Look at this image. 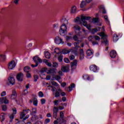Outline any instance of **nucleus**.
I'll return each instance as SVG.
<instances>
[{"label": "nucleus", "instance_id": "nucleus-1", "mask_svg": "<svg viewBox=\"0 0 124 124\" xmlns=\"http://www.w3.org/2000/svg\"><path fill=\"white\" fill-rule=\"evenodd\" d=\"M99 34L100 36H102L101 39H103L104 41H102V43H105V45L107 46L108 45L109 43L108 42V40H107V35L104 33V32H101Z\"/></svg>", "mask_w": 124, "mask_h": 124}, {"label": "nucleus", "instance_id": "nucleus-2", "mask_svg": "<svg viewBox=\"0 0 124 124\" xmlns=\"http://www.w3.org/2000/svg\"><path fill=\"white\" fill-rule=\"evenodd\" d=\"M91 19V16H82L80 18V21L79 22V24L82 25V22L83 23V25H87V21L86 20L88 21Z\"/></svg>", "mask_w": 124, "mask_h": 124}, {"label": "nucleus", "instance_id": "nucleus-3", "mask_svg": "<svg viewBox=\"0 0 124 124\" xmlns=\"http://www.w3.org/2000/svg\"><path fill=\"white\" fill-rule=\"evenodd\" d=\"M60 34H62V33H67V27L66 25L62 24L61 26V29L59 31Z\"/></svg>", "mask_w": 124, "mask_h": 124}, {"label": "nucleus", "instance_id": "nucleus-4", "mask_svg": "<svg viewBox=\"0 0 124 124\" xmlns=\"http://www.w3.org/2000/svg\"><path fill=\"white\" fill-rule=\"evenodd\" d=\"M29 111H31V110L28 109H23L22 112H20L19 113L20 118L19 120H23L24 117L26 116L28 113H29Z\"/></svg>", "mask_w": 124, "mask_h": 124}, {"label": "nucleus", "instance_id": "nucleus-5", "mask_svg": "<svg viewBox=\"0 0 124 124\" xmlns=\"http://www.w3.org/2000/svg\"><path fill=\"white\" fill-rule=\"evenodd\" d=\"M8 85H15V78H14V76H10L8 78Z\"/></svg>", "mask_w": 124, "mask_h": 124}, {"label": "nucleus", "instance_id": "nucleus-6", "mask_svg": "<svg viewBox=\"0 0 124 124\" xmlns=\"http://www.w3.org/2000/svg\"><path fill=\"white\" fill-rule=\"evenodd\" d=\"M8 69H13L15 66H16V63L15 62V61L13 60L11 61L8 65Z\"/></svg>", "mask_w": 124, "mask_h": 124}, {"label": "nucleus", "instance_id": "nucleus-7", "mask_svg": "<svg viewBox=\"0 0 124 124\" xmlns=\"http://www.w3.org/2000/svg\"><path fill=\"white\" fill-rule=\"evenodd\" d=\"M24 78V74L23 73H19L16 76V79L18 82H22Z\"/></svg>", "mask_w": 124, "mask_h": 124}, {"label": "nucleus", "instance_id": "nucleus-8", "mask_svg": "<svg viewBox=\"0 0 124 124\" xmlns=\"http://www.w3.org/2000/svg\"><path fill=\"white\" fill-rule=\"evenodd\" d=\"M55 43L56 44H61V43L62 44H64V42H63V41H62V38H60V37H59L58 36L55 37Z\"/></svg>", "mask_w": 124, "mask_h": 124}, {"label": "nucleus", "instance_id": "nucleus-9", "mask_svg": "<svg viewBox=\"0 0 124 124\" xmlns=\"http://www.w3.org/2000/svg\"><path fill=\"white\" fill-rule=\"evenodd\" d=\"M33 62L36 63H37V64H38V62H39L40 63L42 62V60H41L40 58L36 56L33 57Z\"/></svg>", "mask_w": 124, "mask_h": 124}, {"label": "nucleus", "instance_id": "nucleus-10", "mask_svg": "<svg viewBox=\"0 0 124 124\" xmlns=\"http://www.w3.org/2000/svg\"><path fill=\"white\" fill-rule=\"evenodd\" d=\"M59 112V108L54 107L53 108V117L57 119V117L58 116V112Z\"/></svg>", "mask_w": 124, "mask_h": 124}, {"label": "nucleus", "instance_id": "nucleus-11", "mask_svg": "<svg viewBox=\"0 0 124 124\" xmlns=\"http://www.w3.org/2000/svg\"><path fill=\"white\" fill-rule=\"evenodd\" d=\"M55 70H56V69H50L48 70L47 74H50V75L52 76H55V75H56V71Z\"/></svg>", "mask_w": 124, "mask_h": 124}, {"label": "nucleus", "instance_id": "nucleus-12", "mask_svg": "<svg viewBox=\"0 0 124 124\" xmlns=\"http://www.w3.org/2000/svg\"><path fill=\"white\" fill-rule=\"evenodd\" d=\"M75 88V84L72 83L69 87L65 88L66 91L68 92H71L72 91V88Z\"/></svg>", "mask_w": 124, "mask_h": 124}, {"label": "nucleus", "instance_id": "nucleus-13", "mask_svg": "<svg viewBox=\"0 0 124 124\" xmlns=\"http://www.w3.org/2000/svg\"><path fill=\"white\" fill-rule=\"evenodd\" d=\"M109 55L110 58L114 59V58H116V56H117V52L115 50H112L110 51Z\"/></svg>", "mask_w": 124, "mask_h": 124}, {"label": "nucleus", "instance_id": "nucleus-14", "mask_svg": "<svg viewBox=\"0 0 124 124\" xmlns=\"http://www.w3.org/2000/svg\"><path fill=\"white\" fill-rule=\"evenodd\" d=\"M100 29H101V28L100 27H96L94 29H92L91 32L93 34H94V33L97 32V31H100Z\"/></svg>", "mask_w": 124, "mask_h": 124}, {"label": "nucleus", "instance_id": "nucleus-15", "mask_svg": "<svg viewBox=\"0 0 124 124\" xmlns=\"http://www.w3.org/2000/svg\"><path fill=\"white\" fill-rule=\"evenodd\" d=\"M90 70L91 71H93V72H96V70H97V67L95 65H92L90 67Z\"/></svg>", "mask_w": 124, "mask_h": 124}, {"label": "nucleus", "instance_id": "nucleus-16", "mask_svg": "<svg viewBox=\"0 0 124 124\" xmlns=\"http://www.w3.org/2000/svg\"><path fill=\"white\" fill-rule=\"evenodd\" d=\"M80 41H78V42H76L74 43V45L75 46V48L76 49V51H78V48H80L81 49V47L79 46V44H80V42H79Z\"/></svg>", "mask_w": 124, "mask_h": 124}, {"label": "nucleus", "instance_id": "nucleus-17", "mask_svg": "<svg viewBox=\"0 0 124 124\" xmlns=\"http://www.w3.org/2000/svg\"><path fill=\"white\" fill-rule=\"evenodd\" d=\"M29 117H30V115H26V116L24 118H23L22 121H19L18 122V124H26L25 123V121H26V120H27V119H29Z\"/></svg>", "mask_w": 124, "mask_h": 124}, {"label": "nucleus", "instance_id": "nucleus-18", "mask_svg": "<svg viewBox=\"0 0 124 124\" xmlns=\"http://www.w3.org/2000/svg\"><path fill=\"white\" fill-rule=\"evenodd\" d=\"M100 11L102 12L103 14H106V10L104 8V6L101 5L99 6Z\"/></svg>", "mask_w": 124, "mask_h": 124}, {"label": "nucleus", "instance_id": "nucleus-19", "mask_svg": "<svg viewBox=\"0 0 124 124\" xmlns=\"http://www.w3.org/2000/svg\"><path fill=\"white\" fill-rule=\"evenodd\" d=\"M74 66H77V60H75L71 63V67L73 68Z\"/></svg>", "mask_w": 124, "mask_h": 124}, {"label": "nucleus", "instance_id": "nucleus-20", "mask_svg": "<svg viewBox=\"0 0 124 124\" xmlns=\"http://www.w3.org/2000/svg\"><path fill=\"white\" fill-rule=\"evenodd\" d=\"M86 5H87V3H86V1L82 0L80 3V8H84V7H85V6H86Z\"/></svg>", "mask_w": 124, "mask_h": 124}, {"label": "nucleus", "instance_id": "nucleus-21", "mask_svg": "<svg viewBox=\"0 0 124 124\" xmlns=\"http://www.w3.org/2000/svg\"><path fill=\"white\" fill-rule=\"evenodd\" d=\"M16 97H17V93H16V91L15 90L13 91V93L11 95V98L12 99H14Z\"/></svg>", "mask_w": 124, "mask_h": 124}, {"label": "nucleus", "instance_id": "nucleus-22", "mask_svg": "<svg viewBox=\"0 0 124 124\" xmlns=\"http://www.w3.org/2000/svg\"><path fill=\"white\" fill-rule=\"evenodd\" d=\"M61 70L63 72H68L69 68L67 66H62Z\"/></svg>", "mask_w": 124, "mask_h": 124}, {"label": "nucleus", "instance_id": "nucleus-23", "mask_svg": "<svg viewBox=\"0 0 124 124\" xmlns=\"http://www.w3.org/2000/svg\"><path fill=\"white\" fill-rule=\"evenodd\" d=\"M79 52H80V59L83 60L84 59V50H83V49L80 48L79 49Z\"/></svg>", "mask_w": 124, "mask_h": 124}, {"label": "nucleus", "instance_id": "nucleus-24", "mask_svg": "<svg viewBox=\"0 0 124 124\" xmlns=\"http://www.w3.org/2000/svg\"><path fill=\"white\" fill-rule=\"evenodd\" d=\"M61 22L62 23V25H68V21H67V20H66V18H62L61 20Z\"/></svg>", "mask_w": 124, "mask_h": 124}, {"label": "nucleus", "instance_id": "nucleus-25", "mask_svg": "<svg viewBox=\"0 0 124 124\" xmlns=\"http://www.w3.org/2000/svg\"><path fill=\"white\" fill-rule=\"evenodd\" d=\"M86 54L87 56H92L93 54V51L92 50L88 49L86 52Z\"/></svg>", "mask_w": 124, "mask_h": 124}, {"label": "nucleus", "instance_id": "nucleus-26", "mask_svg": "<svg viewBox=\"0 0 124 124\" xmlns=\"http://www.w3.org/2000/svg\"><path fill=\"white\" fill-rule=\"evenodd\" d=\"M113 38L114 42H116V41H118V40H119V36H118V35L115 34H114Z\"/></svg>", "mask_w": 124, "mask_h": 124}, {"label": "nucleus", "instance_id": "nucleus-27", "mask_svg": "<svg viewBox=\"0 0 124 124\" xmlns=\"http://www.w3.org/2000/svg\"><path fill=\"white\" fill-rule=\"evenodd\" d=\"M45 56L46 59H50L51 58V54L49 52H46L45 53Z\"/></svg>", "mask_w": 124, "mask_h": 124}, {"label": "nucleus", "instance_id": "nucleus-28", "mask_svg": "<svg viewBox=\"0 0 124 124\" xmlns=\"http://www.w3.org/2000/svg\"><path fill=\"white\" fill-rule=\"evenodd\" d=\"M24 70L25 72L28 73L31 71V68H30L29 66H26L24 68Z\"/></svg>", "mask_w": 124, "mask_h": 124}, {"label": "nucleus", "instance_id": "nucleus-29", "mask_svg": "<svg viewBox=\"0 0 124 124\" xmlns=\"http://www.w3.org/2000/svg\"><path fill=\"white\" fill-rule=\"evenodd\" d=\"M77 9V8H76V6H73L71 8V13L74 14L75 12H76V10Z\"/></svg>", "mask_w": 124, "mask_h": 124}, {"label": "nucleus", "instance_id": "nucleus-30", "mask_svg": "<svg viewBox=\"0 0 124 124\" xmlns=\"http://www.w3.org/2000/svg\"><path fill=\"white\" fill-rule=\"evenodd\" d=\"M37 111V109L36 108H32V112L31 111V115H33V114H36V112Z\"/></svg>", "mask_w": 124, "mask_h": 124}, {"label": "nucleus", "instance_id": "nucleus-31", "mask_svg": "<svg viewBox=\"0 0 124 124\" xmlns=\"http://www.w3.org/2000/svg\"><path fill=\"white\" fill-rule=\"evenodd\" d=\"M73 29H74V30H76V31H81V27L77 25H75L73 27Z\"/></svg>", "mask_w": 124, "mask_h": 124}, {"label": "nucleus", "instance_id": "nucleus-32", "mask_svg": "<svg viewBox=\"0 0 124 124\" xmlns=\"http://www.w3.org/2000/svg\"><path fill=\"white\" fill-rule=\"evenodd\" d=\"M82 25H83V26L84 27H86L87 28V29H88V30L91 29V24H88V22H87V24L85 25L84 24V22H83Z\"/></svg>", "mask_w": 124, "mask_h": 124}, {"label": "nucleus", "instance_id": "nucleus-33", "mask_svg": "<svg viewBox=\"0 0 124 124\" xmlns=\"http://www.w3.org/2000/svg\"><path fill=\"white\" fill-rule=\"evenodd\" d=\"M54 52L55 53H56V54H57L58 55H60V54H61V50L59 48H55L54 49Z\"/></svg>", "mask_w": 124, "mask_h": 124}, {"label": "nucleus", "instance_id": "nucleus-34", "mask_svg": "<svg viewBox=\"0 0 124 124\" xmlns=\"http://www.w3.org/2000/svg\"><path fill=\"white\" fill-rule=\"evenodd\" d=\"M64 115L63 114V112H62V111H61L60 112V118L61 119V120H62V123L64 122V120H63V117H64Z\"/></svg>", "mask_w": 124, "mask_h": 124}, {"label": "nucleus", "instance_id": "nucleus-35", "mask_svg": "<svg viewBox=\"0 0 124 124\" xmlns=\"http://www.w3.org/2000/svg\"><path fill=\"white\" fill-rule=\"evenodd\" d=\"M53 95H54L55 97H59V96H60L61 95V93L60 92H59V91H56V92L53 94Z\"/></svg>", "mask_w": 124, "mask_h": 124}, {"label": "nucleus", "instance_id": "nucleus-36", "mask_svg": "<svg viewBox=\"0 0 124 124\" xmlns=\"http://www.w3.org/2000/svg\"><path fill=\"white\" fill-rule=\"evenodd\" d=\"M68 53H69V51H68V50L66 49H63L61 52V54H68Z\"/></svg>", "mask_w": 124, "mask_h": 124}, {"label": "nucleus", "instance_id": "nucleus-37", "mask_svg": "<svg viewBox=\"0 0 124 124\" xmlns=\"http://www.w3.org/2000/svg\"><path fill=\"white\" fill-rule=\"evenodd\" d=\"M93 38H94V36H90L88 37V40L89 41H90L91 42H92L93 41Z\"/></svg>", "mask_w": 124, "mask_h": 124}, {"label": "nucleus", "instance_id": "nucleus-38", "mask_svg": "<svg viewBox=\"0 0 124 124\" xmlns=\"http://www.w3.org/2000/svg\"><path fill=\"white\" fill-rule=\"evenodd\" d=\"M63 56L61 54L60 56H59L58 57V61L60 62H62V59H63Z\"/></svg>", "mask_w": 124, "mask_h": 124}, {"label": "nucleus", "instance_id": "nucleus-39", "mask_svg": "<svg viewBox=\"0 0 124 124\" xmlns=\"http://www.w3.org/2000/svg\"><path fill=\"white\" fill-rule=\"evenodd\" d=\"M33 105L35 106H37V99L36 98H34V101H33Z\"/></svg>", "mask_w": 124, "mask_h": 124}, {"label": "nucleus", "instance_id": "nucleus-40", "mask_svg": "<svg viewBox=\"0 0 124 124\" xmlns=\"http://www.w3.org/2000/svg\"><path fill=\"white\" fill-rule=\"evenodd\" d=\"M92 22L93 24H95V23H98V18H93L92 20Z\"/></svg>", "mask_w": 124, "mask_h": 124}, {"label": "nucleus", "instance_id": "nucleus-41", "mask_svg": "<svg viewBox=\"0 0 124 124\" xmlns=\"http://www.w3.org/2000/svg\"><path fill=\"white\" fill-rule=\"evenodd\" d=\"M39 78L38 76L36 75H34V82H37V79Z\"/></svg>", "mask_w": 124, "mask_h": 124}, {"label": "nucleus", "instance_id": "nucleus-42", "mask_svg": "<svg viewBox=\"0 0 124 124\" xmlns=\"http://www.w3.org/2000/svg\"><path fill=\"white\" fill-rule=\"evenodd\" d=\"M65 39L66 41H69V40H70L71 39H72V37L69 36H66Z\"/></svg>", "mask_w": 124, "mask_h": 124}, {"label": "nucleus", "instance_id": "nucleus-43", "mask_svg": "<svg viewBox=\"0 0 124 124\" xmlns=\"http://www.w3.org/2000/svg\"><path fill=\"white\" fill-rule=\"evenodd\" d=\"M51 84L52 85L55 86V87H58L59 86V84H58V83L55 81H52Z\"/></svg>", "mask_w": 124, "mask_h": 124}, {"label": "nucleus", "instance_id": "nucleus-44", "mask_svg": "<svg viewBox=\"0 0 124 124\" xmlns=\"http://www.w3.org/2000/svg\"><path fill=\"white\" fill-rule=\"evenodd\" d=\"M76 35H78V36H80L82 35V32L80 31H78L76 32Z\"/></svg>", "mask_w": 124, "mask_h": 124}, {"label": "nucleus", "instance_id": "nucleus-45", "mask_svg": "<svg viewBox=\"0 0 124 124\" xmlns=\"http://www.w3.org/2000/svg\"><path fill=\"white\" fill-rule=\"evenodd\" d=\"M7 109V107L6 106V105H3L2 106V109L3 110V111H6Z\"/></svg>", "mask_w": 124, "mask_h": 124}, {"label": "nucleus", "instance_id": "nucleus-46", "mask_svg": "<svg viewBox=\"0 0 124 124\" xmlns=\"http://www.w3.org/2000/svg\"><path fill=\"white\" fill-rule=\"evenodd\" d=\"M9 101L6 99V97H4V103L5 104H7L9 103Z\"/></svg>", "mask_w": 124, "mask_h": 124}, {"label": "nucleus", "instance_id": "nucleus-47", "mask_svg": "<svg viewBox=\"0 0 124 124\" xmlns=\"http://www.w3.org/2000/svg\"><path fill=\"white\" fill-rule=\"evenodd\" d=\"M83 78L85 79H87V80H90V77L88 75H84Z\"/></svg>", "mask_w": 124, "mask_h": 124}, {"label": "nucleus", "instance_id": "nucleus-48", "mask_svg": "<svg viewBox=\"0 0 124 124\" xmlns=\"http://www.w3.org/2000/svg\"><path fill=\"white\" fill-rule=\"evenodd\" d=\"M13 110V114H14V115H16V114H17V110L16 109V108H14L12 109Z\"/></svg>", "mask_w": 124, "mask_h": 124}, {"label": "nucleus", "instance_id": "nucleus-49", "mask_svg": "<svg viewBox=\"0 0 124 124\" xmlns=\"http://www.w3.org/2000/svg\"><path fill=\"white\" fill-rule=\"evenodd\" d=\"M4 97L0 98V104H2L4 102Z\"/></svg>", "mask_w": 124, "mask_h": 124}, {"label": "nucleus", "instance_id": "nucleus-50", "mask_svg": "<svg viewBox=\"0 0 124 124\" xmlns=\"http://www.w3.org/2000/svg\"><path fill=\"white\" fill-rule=\"evenodd\" d=\"M39 96H40V97H43V96H44V94H43L42 92H39Z\"/></svg>", "mask_w": 124, "mask_h": 124}, {"label": "nucleus", "instance_id": "nucleus-51", "mask_svg": "<svg viewBox=\"0 0 124 124\" xmlns=\"http://www.w3.org/2000/svg\"><path fill=\"white\" fill-rule=\"evenodd\" d=\"M55 80H57V81H59L61 79V77L59 75H56L55 77Z\"/></svg>", "mask_w": 124, "mask_h": 124}, {"label": "nucleus", "instance_id": "nucleus-52", "mask_svg": "<svg viewBox=\"0 0 124 124\" xmlns=\"http://www.w3.org/2000/svg\"><path fill=\"white\" fill-rule=\"evenodd\" d=\"M94 38H95V40H98L99 41L100 40V37L97 35L94 36Z\"/></svg>", "mask_w": 124, "mask_h": 124}, {"label": "nucleus", "instance_id": "nucleus-53", "mask_svg": "<svg viewBox=\"0 0 124 124\" xmlns=\"http://www.w3.org/2000/svg\"><path fill=\"white\" fill-rule=\"evenodd\" d=\"M64 62H66L67 63H69V62H70L69 59H68V58H65L64 59Z\"/></svg>", "mask_w": 124, "mask_h": 124}, {"label": "nucleus", "instance_id": "nucleus-54", "mask_svg": "<svg viewBox=\"0 0 124 124\" xmlns=\"http://www.w3.org/2000/svg\"><path fill=\"white\" fill-rule=\"evenodd\" d=\"M69 59L71 61H72V60H74L75 59V56H74V55H71L70 57H69Z\"/></svg>", "mask_w": 124, "mask_h": 124}, {"label": "nucleus", "instance_id": "nucleus-55", "mask_svg": "<svg viewBox=\"0 0 124 124\" xmlns=\"http://www.w3.org/2000/svg\"><path fill=\"white\" fill-rule=\"evenodd\" d=\"M23 94H24V95H26V94H28V90H24L23 92Z\"/></svg>", "mask_w": 124, "mask_h": 124}, {"label": "nucleus", "instance_id": "nucleus-56", "mask_svg": "<svg viewBox=\"0 0 124 124\" xmlns=\"http://www.w3.org/2000/svg\"><path fill=\"white\" fill-rule=\"evenodd\" d=\"M80 21V17H77L75 19V22L76 23L79 22Z\"/></svg>", "mask_w": 124, "mask_h": 124}, {"label": "nucleus", "instance_id": "nucleus-57", "mask_svg": "<svg viewBox=\"0 0 124 124\" xmlns=\"http://www.w3.org/2000/svg\"><path fill=\"white\" fill-rule=\"evenodd\" d=\"M73 39L75 41H77L78 40V37H77V35H75L73 37Z\"/></svg>", "mask_w": 124, "mask_h": 124}, {"label": "nucleus", "instance_id": "nucleus-58", "mask_svg": "<svg viewBox=\"0 0 124 124\" xmlns=\"http://www.w3.org/2000/svg\"><path fill=\"white\" fill-rule=\"evenodd\" d=\"M26 77L27 78H31V75L29 73H27L26 74Z\"/></svg>", "mask_w": 124, "mask_h": 124}, {"label": "nucleus", "instance_id": "nucleus-59", "mask_svg": "<svg viewBox=\"0 0 124 124\" xmlns=\"http://www.w3.org/2000/svg\"><path fill=\"white\" fill-rule=\"evenodd\" d=\"M41 102L42 104H45L46 100L45 99H41Z\"/></svg>", "mask_w": 124, "mask_h": 124}, {"label": "nucleus", "instance_id": "nucleus-60", "mask_svg": "<svg viewBox=\"0 0 124 124\" xmlns=\"http://www.w3.org/2000/svg\"><path fill=\"white\" fill-rule=\"evenodd\" d=\"M58 64L57 62H53L52 66L53 67H58Z\"/></svg>", "mask_w": 124, "mask_h": 124}, {"label": "nucleus", "instance_id": "nucleus-61", "mask_svg": "<svg viewBox=\"0 0 124 124\" xmlns=\"http://www.w3.org/2000/svg\"><path fill=\"white\" fill-rule=\"evenodd\" d=\"M92 43L93 45H96L98 44V43L96 41H93L92 42Z\"/></svg>", "mask_w": 124, "mask_h": 124}, {"label": "nucleus", "instance_id": "nucleus-62", "mask_svg": "<svg viewBox=\"0 0 124 124\" xmlns=\"http://www.w3.org/2000/svg\"><path fill=\"white\" fill-rule=\"evenodd\" d=\"M61 86L62 87H63V88H64L65 86H66V83L65 82H62V84H61Z\"/></svg>", "mask_w": 124, "mask_h": 124}, {"label": "nucleus", "instance_id": "nucleus-63", "mask_svg": "<svg viewBox=\"0 0 124 124\" xmlns=\"http://www.w3.org/2000/svg\"><path fill=\"white\" fill-rule=\"evenodd\" d=\"M46 80H50L51 79V76L47 75L46 78Z\"/></svg>", "mask_w": 124, "mask_h": 124}, {"label": "nucleus", "instance_id": "nucleus-64", "mask_svg": "<svg viewBox=\"0 0 124 124\" xmlns=\"http://www.w3.org/2000/svg\"><path fill=\"white\" fill-rule=\"evenodd\" d=\"M61 95L62 96H64L66 95V94L64 92H62L61 93Z\"/></svg>", "mask_w": 124, "mask_h": 124}]
</instances>
